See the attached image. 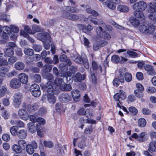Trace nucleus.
Returning <instances> with one entry per match:
<instances>
[{
    "label": "nucleus",
    "instance_id": "f257e3e1",
    "mask_svg": "<svg viewBox=\"0 0 156 156\" xmlns=\"http://www.w3.org/2000/svg\"><path fill=\"white\" fill-rule=\"evenodd\" d=\"M53 83L51 81L47 82L45 85L41 84V86L44 91L48 93L58 94L59 91L58 87L53 86Z\"/></svg>",
    "mask_w": 156,
    "mask_h": 156
},
{
    "label": "nucleus",
    "instance_id": "f03ea898",
    "mask_svg": "<svg viewBox=\"0 0 156 156\" xmlns=\"http://www.w3.org/2000/svg\"><path fill=\"white\" fill-rule=\"evenodd\" d=\"M155 30V27L153 25L148 26L142 25L139 27V30L140 31L145 34L153 33Z\"/></svg>",
    "mask_w": 156,
    "mask_h": 156
},
{
    "label": "nucleus",
    "instance_id": "7ed1b4c3",
    "mask_svg": "<svg viewBox=\"0 0 156 156\" xmlns=\"http://www.w3.org/2000/svg\"><path fill=\"white\" fill-rule=\"evenodd\" d=\"M126 95L124 93L123 90H120L119 93H116L114 96V98L115 100L116 101H119V103H117V106L120 108H122V106L120 104L121 103L120 101L121 100H124L126 98Z\"/></svg>",
    "mask_w": 156,
    "mask_h": 156
},
{
    "label": "nucleus",
    "instance_id": "20e7f679",
    "mask_svg": "<svg viewBox=\"0 0 156 156\" xmlns=\"http://www.w3.org/2000/svg\"><path fill=\"white\" fill-rule=\"evenodd\" d=\"M147 7L146 3L143 1H140L135 3L133 5V9H137L144 11Z\"/></svg>",
    "mask_w": 156,
    "mask_h": 156
},
{
    "label": "nucleus",
    "instance_id": "39448f33",
    "mask_svg": "<svg viewBox=\"0 0 156 156\" xmlns=\"http://www.w3.org/2000/svg\"><path fill=\"white\" fill-rule=\"evenodd\" d=\"M132 137L141 142L145 141L147 139V135L145 132H142L139 135L134 133L132 135Z\"/></svg>",
    "mask_w": 156,
    "mask_h": 156
},
{
    "label": "nucleus",
    "instance_id": "423d86ee",
    "mask_svg": "<svg viewBox=\"0 0 156 156\" xmlns=\"http://www.w3.org/2000/svg\"><path fill=\"white\" fill-rule=\"evenodd\" d=\"M37 147V144L35 142H32L31 144H28L26 146V149L27 153L30 154H32L34 151V149Z\"/></svg>",
    "mask_w": 156,
    "mask_h": 156
},
{
    "label": "nucleus",
    "instance_id": "0eeeda50",
    "mask_svg": "<svg viewBox=\"0 0 156 156\" xmlns=\"http://www.w3.org/2000/svg\"><path fill=\"white\" fill-rule=\"evenodd\" d=\"M9 84L12 88L17 89L21 86V83L19 79L17 78H14L11 80Z\"/></svg>",
    "mask_w": 156,
    "mask_h": 156
},
{
    "label": "nucleus",
    "instance_id": "6e6552de",
    "mask_svg": "<svg viewBox=\"0 0 156 156\" xmlns=\"http://www.w3.org/2000/svg\"><path fill=\"white\" fill-rule=\"evenodd\" d=\"M93 72H95V73L97 72H102L101 66L100 65H99L97 62L95 61H93L92 63V66L91 69Z\"/></svg>",
    "mask_w": 156,
    "mask_h": 156
},
{
    "label": "nucleus",
    "instance_id": "1a4fd4ad",
    "mask_svg": "<svg viewBox=\"0 0 156 156\" xmlns=\"http://www.w3.org/2000/svg\"><path fill=\"white\" fill-rule=\"evenodd\" d=\"M134 10H135L133 12V14L137 18H140L141 21L142 23L145 22V17L144 16L143 13L142 12V11L137 9Z\"/></svg>",
    "mask_w": 156,
    "mask_h": 156
},
{
    "label": "nucleus",
    "instance_id": "9d476101",
    "mask_svg": "<svg viewBox=\"0 0 156 156\" xmlns=\"http://www.w3.org/2000/svg\"><path fill=\"white\" fill-rule=\"evenodd\" d=\"M72 98L70 95L67 94H62L59 96V100L63 103L67 102L71 100Z\"/></svg>",
    "mask_w": 156,
    "mask_h": 156
},
{
    "label": "nucleus",
    "instance_id": "9b49d317",
    "mask_svg": "<svg viewBox=\"0 0 156 156\" xmlns=\"http://www.w3.org/2000/svg\"><path fill=\"white\" fill-rule=\"evenodd\" d=\"M18 115L21 119L24 120H27L28 119V114L24 109H20L18 111Z\"/></svg>",
    "mask_w": 156,
    "mask_h": 156
},
{
    "label": "nucleus",
    "instance_id": "f8f14e48",
    "mask_svg": "<svg viewBox=\"0 0 156 156\" xmlns=\"http://www.w3.org/2000/svg\"><path fill=\"white\" fill-rule=\"evenodd\" d=\"M37 36L39 39L41 41H50L51 36L48 33H39L38 34Z\"/></svg>",
    "mask_w": 156,
    "mask_h": 156
},
{
    "label": "nucleus",
    "instance_id": "ddd939ff",
    "mask_svg": "<svg viewBox=\"0 0 156 156\" xmlns=\"http://www.w3.org/2000/svg\"><path fill=\"white\" fill-rule=\"evenodd\" d=\"M18 78L20 81V83L23 84H26L28 80V76L24 73H20L18 75Z\"/></svg>",
    "mask_w": 156,
    "mask_h": 156
},
{
    "label": "nucleus",
    "instance_id": "4468645a",
    "mask_svg": "<svg viewBox=\"0 0 156 156\" xmlns=\"http://www.w3.org/2000/svg\"><path fill=\"white\" fill-rule=\"evenodd\" d=\"M86 78V75L83 74L81 75L79 73H77L76 75L73 77V79L76 82H81L82 80H84Z\"/></svg>",
    "mask_w": 156,
    "mask_h": 156
},
{
    "label": "nucleus",
    "instance_id": "2eb2a0df",
    "mask_svg": "<svg viewBox=\"0 0 156 156\" xmlns=\"http://www.w3.org/2000/svg\"><path fill=\"white\" fill-rule=\"evenodd\" d=\"M71 94L74 101L76 102L78 101L80 96V92L77 90H74L72 91Z\"/></svg>",
    "mask_w": 156,
    "mask_h": 156
},
{
    "label": "nucleus",
    "instance_id": "dca6fc26",
    "mask_svg": "<svg viewBox=\"0 0 156 156\" xmlns=\"http://www.w3.org/2000/svg\"><path fill=\"white\" fill-rule=\"evenodd\" d=\"M148 150L151 152H156V141L154 140L150 142Z\"/></svg>",
    "mask_w": 156,
    "mask_h": 156
},
{
    "label": "nucleus",
    "instance_id": "f3484780",
    "mask_svg": "<svg viewBox=\"0 0 156 156\" xmlns=\"http://www.w3.org/2000/svg\"><path fill=\"white\" fill-rule=\"evenodd\" d=\"M28 130L29 132L31 133H35L37 129L36 124L35 125L34 123L30 122L28 125Z\"/></svg>",
    "mask_w": 156,
    "mask_h": 156
},
{
    "label": "nucleus",
    "instance_id": "a211bd4d",
    "mask_svg": "<svg viewBox=\"0 0 156 156\" xmlns=\"http://www.w3.org/2000/svg\"><path fill=\"white\" fill-rule=\"evenodd\" d=\"M73 60L76 62L82 64L83 62L84 59L81 58V56L78 54H75L73 55L72 56Z\"/></svg>",
    "mask_w": 156,
    "mask_h": 156
},
{
    "label": "nucleus",
    "instance_id": "6ab92c4d",
    "mask_svg": "<svg viewBox=\"0 0 156 156\" xmlns=\"http://www.w3.org/2000/svg\"><path fill=\"white\" fill-rule=\"evenodd\" d=\"M27 132L26 130L21 129L18 132L16 136L20 139H24L27 136Z\"/></svg>",
    "mask_w": 156,
    "mask_h": 156
},
{
    "label": "nucleus",
    "instance_id": "aec40b11",
    "mask_svg": "<svg viewBox=\"0 0 156 156\" xmlns=\"http://www.w3.org/2000/svg\"><path fill=\"white\" fill-rule=\"evenodd\" d=\"M25 67L24 64L21 62H17L14 65L15 68L18 70H21L24 69Z\"/></svg>",
    "mask_w": 156,
    "mask_h": 156
},
{
    "label": "nucleus",
    "instance_id": "412c9836",
    "mask_svg": "<svg viewBox=\"0 0 156 156\" xmlns=\"http://www.w3.org/2000/svg\"><path fill=\"white\" fill-rule=\"evenodd\" d=\"M54 94L52 93H48L47 95V100L50 103L54 104L55 102L56 99Z\"/></svg>",
    "mask_w": 156,
    "mask_h": 156
},
{
    "label": "nucleus",
    "instance_id": "4be33fe9",
    "mask_svg": "<svg viewBox=\"0 0 156 156\" xmlns=\"http://www.w3.org/2000/svg\"><path fill=\"white\" fill-rule=\"evenodd\" d=\"M129 21L131 24L135 27H137L140 23V21L134 17H132L130 18Z\"/></svg>",
    "mask_w": 156,
    "mask_h": 156
},
{
    "label": "nucleus",
    "instance_id": "5701e85b",
    "mask_svg": "<svg viewBox=\"0 0 156 156\" xmlns=\"http://www.w3.org/2000/svg\"><path fill=\"white\" fill-rule=\"evenodd\" d=\"M148 8L150 12H156V2H153L148 4Z\"/></svg>",
    "mask_w": 156,
    "mask_h": 156
},
{
    "label": "nucleus",
    "instance_id": "b1692460",
    "mask_svg": "<svg viewBox=\"0 0 156 156\" xmlns=\"http://www.w3.org/2000/svg\"><path fill=\"white\" fill-rule=\"evenodd\" d=\"M63 82V79L60 77H58L56 78L54 81V83L55 84V87H58V90L60 87H61V85Z\"/></svg>",
    "mask_w": 156,
    "mask_h": 156
},
{
    "label": "nucleus",
    "instance_id": "393cba45",
    "mask_svg": "<svg viewBox=\"0 0 156 156\" xmlns=\"http://www.w3.org/2000/svg\"><path fill=\"white\" fill-rule=\"evenodd\" d=\"M13 150L16 153H20L22 152L23 150V147L19 146L18 145L15 144L12 147Z\"/></svg>",
    "mask_w": 156,
    "mask_h": 156
},
{
    "label": "nucleus",
    "instance_id": "a878e982",
    "mask_svg": "<svg viewBox=\"0 0 156 156\" xmlns=\"http://www.w3.org/2000/svg\"><path fill=\"white\" fill-rule=\"evenodd\" d=\"M105 3L107 6L111 9L113 10L116 8L115 5L109 0H106Z\"/></svg>",
    "mask_w": 156,
    "mask_h": 156
},
{
    "label": "nucleus",
    "instance_id": "bb28decb",
    "mask_svg": "<svg viewBox=\"0 0 156 156\" xmlns=\"http://www.w3.org/2000/svg\"><path fill=\"white\" fill-rule=\"evenodd\" d=\"M117 9L119 11L123 12H126L129 10V9L128 7L126 5H119L117 7Z\"/></svg>",
    "mask_w": 156,
    "mask_h": 156
},
{
    "label": "nucleus",
    "instance_id": "cd10ccee",
    "mask_svg": "<svg viewBox=\"0 0 156 156\" xmlns=\"http://www.w3.org/2000/svg\"><path fill=\"white\" fill-rule=\"evenodd\" d=\"M4 52L5 55L8 57L12 56L14 54L13 49L10 48H6Z\"/></svg>",
    "mask_w": 156,
    "mask_h": 156
},
{
    "label": "nucleus",
    "instance_id": "c85d7f7f",
    "mask_svg": "<svg viewBox=\"0 0 156 156\" xmlns=\"http://www.w3.org/2000/svg\"><path fill=\"white\" fill-rule=\"evenodd\" d=\"M18 127L16 126H13L11 127L10 132L11 134L13 136H16L18 133Z\"/></svg>",
    "mask_w": 156,
    "mask_h": 156
},
{
    "label": "nucleus",
    "instance_id": "c756f323",
    "mask_svg": "<svg viewBox=\"0 0 156 156\" xmlns=\"http://www.w3.org/2000/svg\"><path fill=\"white\" fill-rule=\"evenodd\" d=\"M138 124L140 127H144L146 125V121L144 118L140 119L138 121Z\"/></svg>",
    "mask_w": 156,
    "mask_h": 156
},
{
    "label": "nucleus",
    "instance_id": "7c9ffc66",
    "mask_svg": "<svg viewBox=\"0 0 156 156\" xmlns=\"http://www.w3.org/2000/svg\"><path fill=\"white\" fill-rule=\"evenodd\" d=\"M33 79L35 82L40 83L41 80V76L38 74H36L34 75L32 77Z\"/></svg>",
    "mask_w": 156,
    "mask_h": 156
},
{
    "label": "nucleus",
    "instance_id": "2f4dec72",
    "mask_svg": "<svg viewBox=\"0 0 156 156\" xmlns=\"http://www.w3.org/2000/svg\"><path fill=\"white\" fill-rule=\"evenodd\" d=\"M72 89V87L69 84H65L64 86H62L61 87V89L64 91H70Z\"/></svg>",
    "mask_w": 156,
    "mask_h": 156
},
{
    "label": "nucleus",
    "instance_id": "473e14b6",
    "mask_svg": "<svg viewBox=\"0 0 156 156\" xmlns=\"http://www.w3.org/2000/svg\"><path fill=\"white\" fill-rule=\"evenodd\" d=\"M52 66L51 65H44L43 67V71L45 73L50 72L52 69Z\"/></svg>",
    "mask_w": 156,
    "mask_h": 156
},
{
    "label": "nucleus",
    "instance_id": "72a5a7b5",
    "mask_svg": "<svg viewBox=\"0 0 156 156\" xmlns=\"http://www.w3.org/2000/svg\"><path fill=\"white\" fill-rule=\"evenodd\" d=\"M3 54L0 53V66H5L8 64L7 61L2 58Z\"/></svg>",
    "mask_w": 156,
    "mask_h": 156
},
{
    "label": "nucleus",
    "instance_id": "f704fd0d",
    "mask_svg": "<svg viewBox=\"0 0 156 156\" xmlns=\"http://www.w3.org/2000/svg\"><path fill=\"white\" fill-rule=\"evenodd\" d=\"M79 26L82 27L83 30H84L85 29L88 31H90L93 29V27L90 24H88L87 26L81 24L79 25Z\"/></svg>",
    "mask_w": 156,
    "mask_h": 156
},
{
    "label": "nucleus",
    "instance_id": "c9c22d12",
    "mask_svg": "<svg viewBox=\"0 0 156 156\" xmlns=\"http://www.w3.org/2000/svg\"><path fill=\"white\" fill-rule=\"evenodd\" d=\"M86 10L87 12L92 14L94 16H98V14L97 12L92 10L90 8H87Z\"/></svg>",
    "mask_w": 156,
    "mask_h": 156
},
{
    "label": "nucleus",
    "instance_id": "e433bc0d",
    "mask_svg": "<svg viewBox=\"0 0 156 156\" xmlns=\"http://www.w3.org/2000/svg\"><path fill=\"white\" fill-rule=\"evenodd\" d=\"M100 37L105 39L108 40L110 39L111 37L108 33L105 30H104V32L102 34V36Z\"/></svg>",
    "mask_w": 156,
    "mask_h": 156
},
{
    "label": "nucleus",
    "instance_id": "4c0bfd02",
    "mask_svg": "<svg viewBox=\"0 0 156 156\" xmlns=\"http://www.w3.org/2000/svg\"><path fill=\"white\" fill-rule=\"evenodd\" d=\"M22 97L23 96L21 93L20 92L16 93L14 95V100L21 101V99L22 98Z\"/></svg>",
    "mask_w": 156,
    "mask_h": 156
},
{
    "label": "nucleus",
    "instance_id": "58836bf2",
    "mask_svg": "<svg viewBox=\"0 0 156 156\" xmlns=\"http://www.w3.org/2000/svg\"><path fill=\"white\" fill-rule=\"evenodd\" d=\"M124 77L125 80L127 82H130L132 80V75L129 73H125L124 75Z\"/></svg>",
    "mask_w": 156,
    "mask_h": 156
},
{
    "label": "nucleus",
    "instance_id": "ea45409f",
    "mask_svg": "<svg viewBox=\"0 0 156 156\" xmlns=\"http://www.w3.org/2000/svg\"><path fill=\"white\" fill-rule=\"evenodd\" d=\"M144 69L147 72L151 71L154 74L153 71V68L151 66L148 64H146L144 65Z\"/></svg>",
    "mask_w": 156,
    "mask_h": 156
},
{
    "label": "nucleus",
    "instance_id": "a19ab883",
    "mask_svg": "<svg viewBox=\"0 0 156 156\" xmlns=\"http://www.w3.org/2000/svg\"><path fill=\"white\" fill-rule=\"evenodd\" d=\"M37 134L40 137L42 136V132L43 130L42 127L41 125H37Z\"/></svg>",
    "mask_w": 156,
    "mask_h": 156
},
{
    "label": "nucleus",
    "instance_id": "79ce46f5",
    "mask_svg": "<svg viewBox=\"0 0 156 156\" xmlns=\"http://www.w3.org/2000/svg\"><path fill=\"white\" fill-rule=\"evenodd\" d=\"M95 72H93L91 70H90L91 77L92 82L94 84L97 83V79L96 78Z\"/></svg>",
    "mask_w": 156,
    "mask_h": 156
},
{
    "label": "nucleus",
    "instance_id": "37998d69",
    "mask_svg": "<svg viewBox=\"0 0 156 156\" xmlns=\"http://www.w3.org/2000/svg\"><path fill=\"white\" fill-rule=\"evenodd\" d=\"M24 52L25 54L31 56L34 54V51L30 48H25Z\"/></svg>",
    "mask_w": 156,
    "mask_h": 156
},
{
    "label": "nucleus",
    "instance_id": "c03bdc74",
    "mask_svg": "<svg viewBox=\"0 0 156 156\" xmlns=\"http://www.w3.org/2000/svg\"><path fill=\"white\" fill-rule=\"evenodd\" d=\"M33 48L35 51L39 52L42 49V46L39 44H34Z\"/></svg>",
    "mask_w": 156,
    "mask_h": 156
},
{
    "label": "nucleus",
    "instance_id": "a18cd8bd",
    "mask_svg": "<svg viewBox=\"0 0 156 156\" xmlns=\"http://www.w3.org/2000/svg\"><path fill=\"white\" fill-rule=\"evenodd\" d=\"M135 95L138 98H140L143 96V94L142 91L138 90H136L134 91Z\"/></svg>",
    "mask_w": 156,
    "mask_h": 156
},
{
    "label": "nucleus",
    "instance_id": "49530a36",
    "mask_svg": "<svg viewBox=\"0 0 156 156\" xmlns=\"http://www.w3.org/2000/svg\"><path fill=\"white\" fill-rule=\"evenodd\" d=\"M7 69L5 68L1 67L0 68V76L3 77L7 72Z\"/></svg>",
    "mask_w": 156,
    "mask_h": 156
},
{
    "label": "nucleus",
    "instance_id": "de8ad7c7",
    "mask_svg": "<svg viewBox=\"0 0 156 156\" xmlns=\"http://www.w3.org/2000/svg\"><path fill=\"white\" fill-rule=\"evenodd\" d=\"M96 31L98 35L100 37L102 36V34L104 32V31L101 27H97L96 29Z\"/></svg>",
    "mask_w": 156,
    "mask_h": 156
},
{
    "label": "nucleus",
    "instance_id": "09e8293b",
    "mask_svg": "<svg viewBox=\"0 0 156 156\" xmlns=\"http://www.w3.org/2000/svg\"><path fill=\"white\" fill-rule=\"evenodd\" d=\"M44 146L46 147L49 148H51L53 147L54 145L53 143L51 141H44Z\"/></svg>",
    "mask_w": 156,
    "mask_h": 156
},
{
    "label": "nucleus",
    "instance_id": "8fccbe9b",
    "mask_svg": "<svg viewBox=\"0 0 156 156\" xmlns=\"http://www.w3.org/2000/svg\"><path fill=\"white\" fill-rule=\"evenodd\" d=\"M148 17L151 20L156 21V12H151L148 15Z\"/></svg>",
    "mask_w": 156,
    "mask_h": 156
},
{
    "label": "nucleus",
    "instance_id": "3c124183",
    "mask_svg": "<svg viewBox=\"0 0 156 156\" xmlns=\"http://www.w3.org/2000/svg\"><path fill=\"white\" fill-rule=\"evenodd\" d=\"M7 90L6 88L4 86H2L0 88V96H3Z\"/></svg>",
    "mask_w": 156,
    "mask_h": 156
},
{
    "label": "nucleus",
    "instance_id": "603ef678",
    "mask_svg": "<svg viewBox=\"0 0 156 156\" xmlns=\"http://www.w3.org/2000/svg\"><path fill=\"white\" fill-rule=\"evenodd\" d=\"M6 46L7 48H11L13 49L14 48L16 47V44L14 42H10L6 44Z\"/></svg>",
    "mask_w": 156,
    "mask_h": 156
},
{
    "label": "nucleus",
    "instance_id": "864d4df0",
    "mask_svg": "<svg viewBox=\"0 0 156 156\" xmlns=\"http://www.w3.org/2000/svg\"><path fill=\"white\" fill-rule=\"evenodd\" d=\"M18 145L21 147H23V149L25 148V146H26V143L25 140H20L18 141Z\"/></svg>",
    "mask_w": 156,
    "mask_h": 156
},
{
    "label": "nucleus",
    "instance_id": "5fc2aeb1",
    "mask_svg": "<svg viewBox=\"0 0 156 156\" xmlns=\"http://www.w3.org/2000/svg\"><path fill=\"white\" fill-rule=\"evenodd\" d=\"M33 30L35 32H41L42 30L41 28L36 25H34L32 27Z\"/></svg>",
    "mask_w": 156,
    "mask_h": 156
},
{
    "label": "nucleus",
    "instance_id": "6e6d98bb",
    "mask_svg": "<svg viewBox=\"0 0 156 156\" xmlns=\"http://www.w3.org/2000/svg\"><path fill=\"white\" fill-rule=\"evenodd\" d=\"M129 112L133 115L136 114L138 112L137 109L134 107L132 106L129 108Z\"/></svg>",
    "mask_w": 156,
    "mask_h": 156
},
{
    "label": "nucleus",
    "instance_id": "4d7b16f0",
    "mask_svg": "<svg viewBox=\"0 0 156 156\" xmlns=\"http://www.w3.org/2000/svg\"><path fill=\"white\" fill-rule=\"evenodd\" d=\"M119 58L118 55H113L111 58L112 61L114 63H118L119 61Z\"/></svg>",
    "mask_w": 156,
    "mask_h": 156
},
{
    "label": "nucleus",
    "instance_id": "13d9d810",
    "mask_svg": "<svg viewBox=\"0 0 156 156\" xmlns=\"http://www.w3.org/2000/svg\"><path fill=\"white\" fill-rule=\"evenodd\" d=\"M44 78L49 81L53 80L54 77L53 75L51 73L46 74L44 76Z\"/></svg>",
    "mask_w": 156,
    "mask_h": 156
},
{
    "label": "nucleus",
    "instance_id": "bf43d9fd",
    "mask_svg": "<svg viewBox=\"0 0 156 156\" xmlns=\"http://www.w3.org/2000/svg\"><path fill=\"white\" fill-rule=\"evenodd\" d=\"M10 28L11 29V31H12L14 33H17L19 31V29L18 27L14 25H11L10 26Z\"/></svg>",
    "mask_w": 156,
    "mask_h": 156
},
{
    "label": "nucleus",
    "instance_id": "052dcab7",
    "mask_svg": "<svg viewBox=\"0 0 156 156\" xmlns=\"http://www.w3.org/2000/svg\"><path fill=\"white\" fill-rule=\"evenodd\" d=\"M92 132V129L91 126H89L85 129L84 133L85 134H88Z\"/></svg>",
    "mask_w": 156,
    "mask_h": 156
},
{
    "label": "nucleus",
    "instance_id": "680f3d73",
    "mask_svg": "<svg viewBox=\"0 0 156 156\" xmlns=\"http://www.w3.org/2000/svg\"><path fill=\"white\" fill-rule=\"evenodd\" d=\"M32 95L35 97H38L40 96L41 94V92L40 90L35 91H30Z\"/></svg>",
    "mask_w": 156,
    "mask_h": 156
},
{
    "label": "nucleus",
    "instance_id": "e2e57ef3",
    "mask_svg": "<svg viewBox=\"0 0 156 156\" xmlns=\"http://www.w3.org/2000/svg\"><path fill=\"white\" fill-rule=\"evenodd\" d=\"M2 140L6 141H9L10 139V135L7 134H5L2 135Z\"/></svg>",
    "mask_w": 156,
    "mask_h": 156
},
{
    "label": "nucleus",
    "instance_id": "0e129e2a",
    "mask_svg": "<svg viewBox=\"0 0 156 156\" xmlns=\"http://www.w3.org/2000/svg\"><path fill=\"white\" fill-rule=\"evenodd\" d=\"M21 101L14 100L13 105L16 108H19L21 105Z\"/></svg>",
    "mask_w": 156,
    "mask_h": 156
},
{
    "label": "nucleus",
    "instance_id": "69168bd1",
    "mask_svg": "<svg viewBox=\"0 0 156 156\" xmlns=\"http://www.w3.org/2000/svg\"><path fill=\"white\" fill-rule=\"evenodd\" d=\"M16 126L18 127H23L24 126V123L20 120H16Z\"/></svg>",
    "mask_w": 156,
    "mask_h": 156
},
{
    "label": "nucleus",
    "instance_id": "338daca9",
    "mask_svg": "<svg viewBox=\"0 0 156 156\" xmlns=\"http://www.w3.org/2000/svg\"><path fill=\"white\" fill-rule=\"evenodd\" d=\"M147 92L148 93H153L156 92V89L154 87H150L147 88Z\"/></svg>",
    "mask_w": 156,
    "mask_h": 156
},
{
    "label": "nucleus",
    "instance_id": "774afa93",
    "mask_svg": "<svg viewBox=\"0 0 156 156\" xmlns=\"http://www.w3.org/2000/svg\"><path fill=\"white\" fill-rule=\"evenodd\" d=\"M127 53L132 58L136 57L137 55V54L136 52L132 51H127Z\"/></svg>",
    "mask_w": 156,
    "mask_h": 156
}]
</instances>
